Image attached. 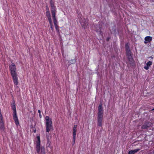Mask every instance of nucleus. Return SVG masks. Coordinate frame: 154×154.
I'll use <instances>...</instances> for the list:
<instances>
[{
  "label": "nucleus",
  "mask_w": 154,
  "mask_h": 154,
  "mask_svg": "<svg viewBox=\"0 0 154 154\" xmlns=\"http://www.w3.org/2000/svg\"><path fill=\"white\" fill-rule=\"evenodd\" d=\"M9 68L11 72L12 76L13 78V82L15 85H18V78L16 72L17 69L14 63H12L9 66Z\"/></svg>",
  "instance_id": "nucleus-1"
},
{
  "label": "nucleus",
  "mask_w": 154,
  "mask_h": 154,
  "mask_svg": "<svg viewBox=\"0 0 154 154\" xmlns=\"http://www.w3.org/2000/svg\"><path fill=\"white\" fill-rule=\"evenodd\" d=\"M35 144L37 152L39 154H45L44 147L42 146L41 147L40 146V139L39 136H37Z\"/></svg>",
  "instance_id": "nucleus-2"
},
{
  "label": "nucleus",
  "mask_w": 154,
  "mask_h": 154,
  "mask_svg": "<svg viewBox=\"0 0 154 154\" xmlns=\"http://www.w3.org/2000/svg\"><path fill=\"white\" fill-rule=\"evenodd\" d=\"M46 123V131L49 132L51 130H53V127L52 125L51 119L49 116H47L45 117Z\"/></svg>",
  "instance_id": "nucleus-3"
},
{
  "label": "nucleus",
  "mask_w": 154,
  "mask_h": 154,
  "mask_svg": "<svg viewBox=\"0 0 154 154\" xmlns=\"http://www.w3.org/2000/svg\"><path fill=\"white\" fill-rule=\"evenodd\" d=\"M12 108L13 109V117L15 121L16 125H18L19 124L18 119L17 117L16 106L14 104H13L12 106Z\"/></svg>",
  "instance_id": "nucleus-4"
},
{
  "label": "nucleus",
  "mask_w": 154,
  "mask_h": 154,
  "mask_svg": "<svg viewBox=\"0 0 154 154\" xmlns=\"http://www.w3.org/2000/svg\"><path fill=\"white\" fill-rule=\"evenodd\" d=\"M81 14L79 15L78 17L80 18L79 21L81 25L85 29L88 28V20H86L83 17H81Z\"/></svg>",
  "instance_id": "nucleus-5"
},
{
  "label": "nucleus",
  "mask_w": 154,
  "mask_h": 154,
  "mask_svg": "<svg viewBox=\"0 0 154 154\" xmlns=\"http://www.w3.org/2000/svg\"><path fill=\"white\" fill-rule=\"evenodd\" d=\"M50 3L51 7V11L52 17L56 16V14L57 13V8L54 5V2L51 0Z\"/></svg>",
  "instance_id": "nucleus-6"
},
{
  "label": "nucleus",
  "mask_w": 154,
  "mask_h": 154,
  "mask_svg": "<svg viewBox=\"0 0 154 154\" xmlns=\"http://www.w3.org/2000/svg\"><path fill=\"white\" fill-rule=\"evenodd\" d=\"M125 47L126 48V51L127 52V53L128 55V57L129 58V60L131 61L132 63H134V60L132 58V57L130 55V50L129 49V46H128V43H127L126 44Z\"/></svg>",
  "instance_id": "nucleus-7"
},
{
  "label": "nucleus",
  "mask_w": 154,
  "mask_h": 154,
  "mask_svg": "<svg viewBox=\"0 0 154 154\" xmlns=\"http://www.w3.org/2000/svg\"><path fill=\"white\" fill-rule=\"evenodd\" d=\"M54 21V25L58 33L59 34L60 32L59 30V26H58V23L57 20L56 16L52 17Z\"/></svg>",
  "instance_id": "nucleus-8"
},
{
  "label": "nucleus",
  "mask_w": 154,
  "mask_h": 154,
  "mask_svg": "<svg viewBox=\"0 0 154 154\" xmlns=\"http://www.w3.org/2000/svg\"><path fill=\"white\" fill-rule=\"evenodd\" d=\"M98 116H103V108L101 106V105H100L98 106Z\"/></svg>",
  "instance_id": "nucleus-9"
},
{
  "label": "nucleus",
  "mask_w": 154,
  "mask_h": 154,
  "mask_svg": "<svg viewBox=\"0 0 154 154\" xmlns=\"http://www.w3.org/2000/svg\"><path fill=\"white\" fill-rule=\"evenodd\" d=\"M103 117V116H98L97 124L99 126H102Z\"/></svg>",
  "instance_id": "nucleus-10"
},
{
  "label": "nucleus",
  "mask_w": 154,
  "mask_h": 154,
  "mask_svg": "<svg viewBox=\"0 0 154 154\" xmlns=\"http://www.w3.org/2000/svg\"><path fill=\"white\" fill-rule=\"evenodd\" d=\"M152 39V38L150 36H147L146 37L144 38V43L146 44L147 43L151 42Z\"/></svg>",
  "instance_id": "nucleus-11"
},
{
  "label": "nucleus",
  "mask_w": 154,
  "mask_h": 154,
  "mask_svg": "<svg viewBox=\"0 0 154 154\" xmlns=\"http://www.w3.org/2000/svg\"><path fill=\"white\" fill-rule=\"evenodd\" d=\"M152 61H149L146 63V65L144 67V69L146 70H148L149 67L152 65Z\"/></svg>",
  "instance_id": "nucleus-12"
},
{
  "label": "nucleus",
  "mask_w": 154,
  "mask_h": 154,
  "mask_svg": "<svg viewBox=\"0 0 154 154\" xmlns=\"http://www.w3.org/2000/svg\"><path fill=\"white\" fill-rule=\"evenodd\" d=\"M46 15L47 16L48 20L49 21V22L51 23V20H52L50 14L49 10H48L46 12Z\"/></svg>",
  "instance_id": "nucleus-13"
},
{
  "label": "nucleus",
  "mask_w": 154,
  "mask_h": 154,
  "mask_svg": "<svg viewBox=\"0 0 154 154\" xmlns=\"http://www.w3.org/2000/svg\"><path fill=\"white\" fill-rule=\"evenodd\" d=\"M140 150L139 149H136L134 150H131L129 151L128 154H134L135 153L137 152Z\"/></svg>",
  "instance_id": "nucleus-14"
},
{
  "label": "nucleus",
  "mask_w": 154,
  "mask_h": 154,
  "mask_svg": "<svg viewBox=\"0 0 154 154\" xmlns=\"http://www.w3.org/2000/svg\"><path fill=\"white\" fill-rule=\"evenodd\" d=\"M51 144V142L48 140V142L47 144V147H49L51 149V147L50 146Z\"/></svg>",
  "instance_id": "nucleus-15"
},
{
  "label": "nucleus",
  "mask_w": 154,
  "mask_h": 154,
  "mask_svg": "<svg viewBox=\"0 0 154 154\" xmlns=\"http://www.w3.org/2000/svg\"><path fill=\"white\" fill-rule=\"evenodd\" d=\"M77 125H75L74 126L73 131V132H76V128Z\"/></svg>",
  "instance_id": "nucleus-16"
},
{
  "label": "nucleus",
  "mask_w": 154,
  "mask_h": 154,
  "mask_svg": "<svg viewBox=\"0 0 154 154\" xmlns=\"http://www.w3.org/2000/svg\"><path fill=\"white\" fill-rule=\"evenodd\" d=\"M49 23L50 25V26H51V29L52 30L53 29V24H52V20H51V23L50 22H49Z\"/></svg>",
  "instance_id": "nucleus-17"
},
{
  "label": "nucleus",
  "mask_w": 154,
  "mask_h": 154,
  "mask_svg": "<svg viewBox=\"0 0 154 154\" xmlns=\"http://www.w3.org/2000/svg\"><path fill=\"white\" fill-rule=\"evenodd\" d=\"M76 132H73V138H75L76 137Z\"/></svg>",
  "instance_id": "nucleus-18"
},
{
  "label": "nucleus",
  "mask_w": 154,
  "mask_h": 154,
  "mask_svg": "<svg viewBox=\"0 0 154 154\" xmlns=\"http://www.w3.org/2000/svg\"><path fill=\"white\" fill-rule=\"evenodd\" d=\"M147 127L146 126L144 125H143L142 127V129H145L147 128Z\"/></svg>",
  "instance_id": "nucleus-19"
},
{
  "label": "nucleus",
  "mask_w": 154,
  "mask_h": 154,
  "mask_svg": "<svg viewBox=\"0 0 154 154\" xmlns=\"http://www.w3.org/2000/svg\"><path fill=\"white\" fill-rule=\"evenodd\" d=\"M97 27L96 28H97ZM98 29H97V28H96L95 30L97 32L98 31H99V30L100 29V27H98Z\"/></svg>",
  "instance_id": "nucleus-20"
},
{
  "label": "nucleus",
  "mask_w": 154,
  "mask_h": 154,
  "mask_svg": "<svg viewBox=\"0 0 154 154\" xmlns=\"http://www.w3.org/2000/svg\"><path fill=\"white\" fill-rule=\"evenodd\" d=\"M75 138H73V144H74V143H75Z\"/></svg>",
  "instance_id": "nucleus-21"
},
{
  "label": "nucleus",
  "mask_w": 154,
  "mask_h": 154,
  "mask_svg": "<svg viewBox=\"0 0 154 154\" xmlns=\"http://www.w3.org/2000/svg\"><path fill=\"white\" fill-rule=\"evenodd\" d=\"M38 111L39 114H41V111L39 110H38Z\"/></svg>",
  "instance_id": "nucleus-22"
},
{
  "label": "nucleus",
  "mask_w": 154,
  "mask_h": 154,
  "mask_svg": "<svg viewBox=\"0 0 154 154\" xmlns=\"http://www.w3.org/2000/svg\"><path fill=\"white\" fill-rule=\"evenodd\" d=\"M46 136H47V139H48V134H47V133H46Z\"/></svg>",
  "instance_id": "nucleus-23"
},
{
  "label": "nucleus",
  "mask_w": 154,
  "mask_h": 154,
  "mask_svg": "<svg viewBox=\"0 0 154 154\" xmlns=\"http://www.w3.org/2000/svg\"><path fill=\"white\" fill-rule=\"evenodd\" d=\"M100 34L101 35L102 34V32H101L100 31Z\"/></svg>",
  "instance_id": "nucleus-24"
},
{
  "label": "nucleus",
  "mask_w": 154,
  "mask_h": 154,
  "mask_svg": "<svg viewBox=\"0 0 154 154\" xmlns=\"http://www.w3.org/2000/svg\"><path fill=\"white\" fill-rule=\"evenodd\" d=\"M152 111H154V108L152 109Z\"/></svg>",
  "instance_id": "nucleus-25"
},
{
  "label": "nucleus",
  "mask_w": 154,
  "mask_h": 154,
  "mask_svg": "<svg viewBox=\"0 0 154 154\" xmlns=\"http://www.w3.org/2000/svg\"><path fill=\"white\" fill-rule=\"evenodd\" d=\"M39 116H41L40 114H39Z\"/></svg>",
  "instance_id": "nucleus-26"
}]
</instances>
